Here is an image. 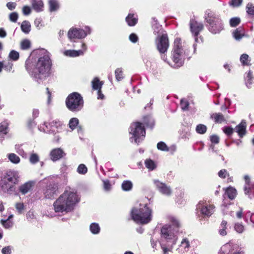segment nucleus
Here are the masks:
<instances>
[{"label": "nucleus", "mask_w": 254, "mask_h": 254, "mask_svg": "<svg viewBox=\"0 0 254 254\" xmlns=\"http://www.w3.org/2000/svg\"><path fill=\"white\" fill-rule=\"evenodd\" d=\"M170 224L164 225L161 230V246L164 254H168L173 247L176 244L181 224L178 219L175 217L170 218Z\"/></svg>", "instance_id": "1"}, {"label": "nucleus", "mask_w": 254, "mask_h": 254, "mask_svg": "<svg viewBox=\"0 0 254 254\" xmlns=\"http://www.w3.org/2000/svg\"><path fill=\"white\" fill-rule=\"evenodd\" d=\"M79 201L75 192L66 189L64 192L54 203L56 212L71 211L74 205Z\"/></svg>", "instance_id": "2"}, {"label": "nucleus", "mask_w": 254, "mask_h": 254, "mask_svg": "<svg viewBox=\"0 0 254 254\" xmlns=\"http://www.w3.org/2000/svg\"><path fill=\"white\" fill-rule=\"evenodd\" d=\"M43 52L44 55L39 58L33 70L34 76L39 75L38 78H41L42 75L46 76L49 74L52 65L51 60L47 51H43Z\"/></svg>", "instance_id": "3"}, {"label": "nucleus", "mask_w": 254, "mask_h": 254, "mask_svg": "<svg viewBox=\"0 0 254 254\" xmlns=\"http://www.w3.org/2000/svg\"><path fill=\"white\" fill-rule=\"evenodd\" d=\"M139 208H134L131 211L132 219L138 223L146 224L148 223L152 219V210L147 204L140 205Z\"/></svg>", "instance_id": "4"}, {"label": "nucleus", "mask_w": 254, "mask_h": 254, "mask_svg": "<svg viewBox=\"0 0 254 254\" xmlns=\"http://www.w3.org/2000/svg\"><path fill=\"white\" fill-rule=\"evenodd\" d=\"M204 19L209 24V30L213 34L219 33L223 29L222 21L213 12L207 10L205 12Z\"/></svg>", "instance_id": "5"}, {"label": "nucleus", "mask_w": 254, "mask_h": 254, "mask_svg": "<svg viewBox=\"0 0 254 254\" xmlns=\"http://www.w3.org/2000/svg\"><path fill=\"white\" fill-rule=\"evenodd\" d=\"M82 97L77 92L70 94L66 99L65 104L67 108L72 112H78L83 107Z\"/></svg>", "instance_id": "6"}, {"label": "nucleus", "mask_w": 254, "mask_h": 254, "mask_svg": "<svg viewBox=\"0 0 254 254\" xmlns=\"http://www.w3.org/2000/svg\"><path fill=\"white\" fill-rule=\"evenodd\" d=\"M183 49L181 46V40L177 38L174 41V47L173 53V60L175 63L174 67L178 68L183 65L184 61L182 59Z\"/></svg>", "instance_id": "7"}, {"label": "nucleus", "mask_w": 254, "mask_h": 254, "mask_svg": "<svg viewBox=\"0 0 254 254\" xmlns=\"http://www.w3.org/2000/svg\"><path fill=\"white\" fill-rule=\"evenodd\" d=\"M130 129L129 133L133 135L130 139L131 140L133 138L135 142L138 144L145 136L144 127L142 126L141 123L136 122L131 124Z\"/></svg>", "instance_id": "8"}, {"label": "nucleus", "mask_w": 254, "mask_h": 254, "mask_svg": "<svg viewBox=\"0 0 254 254\" xmlns=\"http://www.w3.org/2000/svg\"><path fill=\"white\" fill-rule=\"evenodd\" d=\"M157 49L160 53L164 54L167 52L169 46V42L167 34H162L158 37V42L156 43Z\"/></svg>", "instance_id": "9"}, {"label": "nucleus", "mask_w": 254, "mask_h": 254, "mask_svg": "<svg viewBox=\"0 0 254 254\" xmlns=\"http://www.w3.org/2000/svg\"><path fill=\"white\" fill-rule=\"evenodd\" d=\"M58 185L57 183H52L47 186L44 190V197L47 199H52L58 193Z\"/></svg>", "instance_id": "10"}, {"label": "nucleus", "mask_w": 254, "mask_h": 254, "mask_svg": "<svg viewBox=\"0 0 254 254\" xmlns=\"http://www.w3.org/2000/svg\"><path fill=\"white\" fill-rule=\"evenodd\" d=\"M203 202L200 201L197 205V209H200L201 213L204 216L210 217L214 211L213 205H203Z\"/></svg>", "instance_id": "11"}, {"label": "nucleus", "mask_w": 254, "mask_h": 254, "mask_svg": "<svg viewBox=\"0 0 254 254\" xmlns=\"http://www.w3.org/2000/svg\"><path fill=\"white\" fill-rule=\"evenodd\" d=\"M87 35L86 33L83 29L72 28L68 32V37L69 39H82L85 37Z\"/></svg>", "instance_id": "12"}, {"label": "nucleus", "mask_w": 254, "mask_h": 254, "mask_svg": "<svg viewBox=\"0 0 254 254\" xmlns=\"http://www.w3.org/2000/svg\"><path fill=\"white\" fill-rule=\"evenodd\" d=\"M154 184L157 189L163 194L167 196H170L171 194L172 190L169 186L157 180L154 181Z\"/></svg>", "instance_id": "13"}, {"label": "nucleus", "mask_w": 254, "mask_h": 254, "mask_svg": "<svg viewBox=\"0 0 254 254\" xmlns=\"http://www.w3.org/2000/svg\"><path fill=\"white\" fill-rule=\"evenodd\" d=\"M18 175L17 173L14 171H7L5 175L1 179V181L9 182L13 183V184H17L18 182Z\"/></svg>", "instance_id": "14"}, {"label": "nucleus", "mask_w": 254, "mask_h": 254, "mask_svg": "<svg viewBox=\"0 0 254 254\" xmlns=\"http://www.w3.org/2000/svg\"><path fill=\"white\" fill-rule=\"evenodd\" d=\"M190 28L191 33L194 34L195 37H197L200 31L203 29V25L197 21L190 20Z\"/></svg>", "instance_id": "15"}, {"label": "nucleus", "mask_w": 254, "mask_h": 254, "mask_svg": "<svg viewBox=\"0 0 254 254\" xmlns=\"http://www.w3.org/2000/svg\"><path fill=\"white\" fill-rule=\"evenodd\" d=\"M16 184L9 182L1 181L0 188L3 192L11 193L14 191Z\"/></svg>", "instance_id": "16"}, {"label": "nucleus", "mask_w": 254, "mask_h": 254, "mask_svg": "<svg viewBox=\"0 0 254 254\" xmlns=\"http://www.w3.org/2000/svg\"><path fill=\"white\" fill-rule=\"evenodd\" d=\"M50 155L51 159L54 161H56L62 158L65 155V153L62 149L59 148L52 150L51 152Z\"/></svg>", "instance_id": "17"}, {"label": "nucleus", "mask_w": 254, "mask_h": 254, "mask_svg": "<svg viewBox=\"0 0 254 254\" xmlns=\"http://www.w3.org/2000/svg\"><path fill=\"white\" fill-rule=\"evenodd\" d=\"M82 48H84V51L82 50H67L64 52V54L66 56H68L71 57H75L78 56L79 55H82L83 54L84 52L86 50V45L85 44H82Z\"/></svg>", "instance_id": "18"}, {"label": "nucleus", "mask_w": 254, "mask_h": 254, "mask_svg": "<svg viewBox=\"0 0 254 254\" xmlns=\"http://www.w3.org/2000/svg\"><path fill=\"white\" fill-rule=\"evenodd\" d=\"M32 6L35 11L40 12L43 10L44 4L41 0H32Z\"/></svg>", "instance_id": "19"}, {"label": "nucleus", "mask_w": 254, "mask_h": 254, "mask_svg": "<svg viewBox=\"0 0 254 254\" xmlns=\"http://www.w3.org/2000/svg\"><path fill=\"white\" fill-rule=\"evenodd\" d=\"M33 185V182H27L20 187L19 190L23 194H25L31 189Z\"/></svg>", "instance_id": "20"}, {"label": "nucleus", "mask_w": 254, "mask_h": 254, "mask_svg": "<svg viewBox=\"0 0 254 254\" xmlns=\"http://www.w3.org/2000/svg\"><path fill=\"white\" fill-rule=\"evenodd\" d=\"M246 128V123L245 122H242L236 127V131L241 137H243V136L245 134Z\"/></svg>", "instance_id": "21"}, {"label": "nucleus", "mask_w": 254, "mask_h": 254, "mask_svg": "<svg viewBox=\"0 0 254 254\" xmlns=\"http://www.w3.org/2000/svg\"><path fill=\"white\" fill-rule=\"evenodd\" d=\"M244 30L242 27L237 28L233 33V37L237 40H240L244 36Z\"/></svg>", "instance_id": "22"}, {"label": "nucleus", "mask_w": 254, "mask_h": 254, "mask_svg": "<svg viewBox=\"0 0 254 254\" xmlns=\"http://www.w3.org/2000/svg\"><path fill=\"white\" fill-rule=\"evenodd\" d=\"M211 118L213 119L215 123H222L225 121L224 117L221 113H214L211 115Z\"/></svg>", "instance_id": "23"}, {"label": "nucleus", "mask_w": 254, "mask_h": 254, "mask_svg": "<svg viewBox=\"0 0 254 254\" xmlns=\"http://www.w3.org/2000/svg\"><path fill=\"white\" fill-rule=\"evenodd\" d=\"M225 193L230 199L233 200L236 196L237 191L234 188L229 187L226 190Z\"/></svg>", "instance_id": "24"}, {"label": "nucleus", "mask_w": 254, "mask_h": 254, "mask_svg": "<svg viewBox=\"0 0 254 254\" xmlns=\"http://www.w3.org/2000/svg\"><path fill=\"white\" fill-rule=\"evenodd\" d=\"M49 9L51 12L57 10L59 8V5L57 0H49Z\"/></svg>", "instance_id": "25"}, {"label": "nucleus", "mask_w": 254, "mask_h": 254, "mask_svg": "<svg viewBox=\"0 0 254 254\" xmlns=\"http://www.w3.org/2000/svg\"><path fill=\"white\" fill-rule=\"evenodd\" d=\"M126 20L128 25L130 26L135 25L137 21V19L134 18L133 15L131 14H129Z\"/></svg>", "instance_id": "26"}, {"label": "nucleus", "mask_w": 254, "mask_h": 254, "mask_svg": "<svg viewBox=\"0 0 254 254\" xmlns=\"http://www.w3.org/2000/svg\"><path fill=\"white\" fill-rule=\"evenodd\" d=\"M132 183L130 181H124L122 184V188L125 191H129L132 189Z\"/></svg>", "instance_id": "27"}, {"label": "nucleus", "mask_w": 254, "mask_h": 254, "mask_svg": "<svg viewBox=\"0 0 254 254\" xmlns=\"http://www.w3.org/2000/svg\"><path fill=\"white\" fill-rule=\"evenodd\" d=\"M31 25L28 21H24L22 22L21 28L22 31L25 33H28L30 31Z\"/></svg>", "instance_id": "28"}, {"label": "nucleus", "mask_w": 254, "mask_h": 254, "mask_svg": "<svg viewBox=\"0 0 254 254\" xmlns=\"http://www.w3.org/2000/svg\"><path fill=\"white\" fill-rule=\"evenodd\" d=\"M92 88L94 90H101L102 83L98 78H95L92 81Z\"/></svg>", "instance_id": "29"}, {"label": "nucleus", "mask_w": 254, "mask_h": 254, "mask_svg": "<svg viewBox=\"0 0 254 254\" xmlns=\"http://www.w3.org/2000/svg\"><path fill=\"white\" fill-rule=\"evenodd\" d=\"M253 79V76L252 72L250 70L247 73V75L246 78V84L248 88H251V85L252 84Z\"/></svg>", "instance_id": "30"}, {"label": "nucleus", "mask_w": 254, "mask_h": 254, "mask_svg": "<svg viewBox=\"0 0 254 254\" xmlns=\"http://www.w3.org/2000/svg\"><path fill=\"white\" fill-rule=\"evenodd\" d=\"M8 159L14 164H17L20 162V158L14 153H10L8 155Z\"/></svg>", "instance_id": "31"}, {"label": "nucleus", "mask_w": 254, "mask_h": 254, "mask_svg": "<svg viewBox=\"0 0 254 254\" xmlns=\"http://www.w3.org/2000/svg\"><path fill=\"white\" fill-rule=\"evenodd\" d=\"M144 124L147 127L152 128L154 125V121L150 117H146L144 118Z\"/></svg>", "instance_id": "32"}, {"label": "nucleus", "mask_w": 254, "mask_h": 254, "mask_svg": "<svg viewBox=\"0 0 254 254\" xmlns=\"http://www.w3.org/2000/svg\"><path fill=\"white\" fill-rule=\"evenodd\" d=\"M90 230L93 234H97L99 233L100 229L97 223H93L90 226Z\"/></svg>", "instance_id": "33"}, {"label": "nucleus", "mask_w": 254, "mask_h": 254, "mask_svg": "<svg viewBox=\"0 0 254 254\" xmlns=\"http://www.w3.org/2000/svg\"><path fill=\"white\" fill-rule=\"evenodd\" d=\"M30 42L27 39L22 40L20 43V47L22 50H27L30 47Z\"/></svg>", "instance_id": "34"}, {"label": "nucleus", "mask_w": 254, "mask_h": 254, "mask_svg": "<svg viewBox=\"0 0 254 254\" xmlns=\"http://www.w3.org/2000/svg\"><path fill=\"white\" fill-rule=\"evenodd\" d=\"M227 224V222L225 220H223L221 222V228L219 230V233L222 236H225L227 234V232L226 231Z\"/></svg>", "instance_id": "35"}, {"label": "nucleus", "mask_w": 254, "mask_h": 254, "mask_svg": "<svg viewBox=\"0 0 254 254\" xmlns=\"http://www.w3.org/2000/svg\"><path fill=\"white\" fill-rule=\"evenodd\" d=\"M79 121L77 118H73L70 120L69 122V127L71 129H74L78 124Z\"/></svg>", "instance_id": "36"}, {"label": "nucleus", "mask_w": 254, "mask_h": 254, "mask_svg": "<svg viewBox=\"0 0 254 254\" xmlns=\"http://www.w3.org/2000/svg\"><path fill=\"white\" fill-rule=\"evenodd\" d=\"M145 164L146 168L150 170H153L155 168L154 162L151 159H147L145 161Z\"/></svg>", "instance_id": "37"}, {"label": "nucleus", "mask_w": 254, "mask_h": 254, "mask_svg": "<svg viewBox=\"0 0 254 254\" xmlns=\"http://www.w3.org/2000/svg\"><path fill=\"white\" fill-rule=\"evenodd\" d=\"M207 129V127L205 125L199 124L196 126V131L197 133L200 134L204 133Z\"/></svg>", "instance_id": "38"}, {"label": "nucleus", "mask_w": 254, "mask_h": 254, "mask_svg": "<svg viewBox=\"0 0 254 254\" xmlns=\"http://www.w3.org/2000/svg\"><path fill=\"white\" fill-rule=\"evenodd\" d=\"M157 147L159 150L164 151H169V148L164 142L161 141L158 142Z\"/></svg>", "instance_id": "39"}, {"label": "nucleus", "mask_w": 254, "mask_h": 254, "mask_svg": "<svg viewBox=\"0 0 254 254\" xmlns=\"http://www.w3.org/2000/svg\"><path fill=\"white\" fill-rule=\"evenodd\" d=\"M116 78L118 81H120L123 78V71L121 68H118L115 70Z\"/></svg>", "instance_id": "40"}, {"label": "nucleus", "mask_w": 254, "mask_h": 254, "mask_svg": "<svg viewBox=\"0 0 254 254\" xmlns=\"http://www.w3.org/2000/svg\"><path fill=\"white\" fill-rule=\"evenodd\" d=\"M9 57L10 59L13 61H16L19 59V55L16 51L12 50L10 52Z\"/></svg>", "instance_id": "41"}, {"label": "nucleus", "mask_w": 254, "mask_h": 254, "mask_svg": "<svg viewBox=\"0 0 254 254\" xmlns=\"http://www.w3.org/2000/svg\"><path fill=\"white\" fill-rule=\"evenodd\" d=\"M240 19L238 17H234L230 20V24L232 27H236L240 23Z\"/></svg>", "instance_id": "42"}, {"label": "nucleus", "mask_w": 254, "mask_h": 254, "mask_svg": "<svg viewBox=\"0 0 254 254\" xmlns=\"http://www.w3.org/2000/svg\"><path fill=\"white\" fill-rule=\"evenodd\" d=\"M87 171V168L85 165L81 164L77 168V172L81 174H85Z\"/></svg>", "instance_id": "43"}, {"label": "nucleus", "mask_w": 254, "mask_h": 254, "mask_svg": "<svg viewBox=\"0 0 254 254\" xmlns=\"http://www.w3.org/2000/svg\"><path fill=\"white\" fill-rule=\"evenodd\" d=\"M29 160L32 164H35L39 161V158L37 154L32 153L30 156Z\"/></svg>", "instance_id": "44"}, {"label": "nucleus", "mask_w": 254, "mask_h": 254, "mask_svg": "<svg viewBox=\"0 0 254 254\" xmlns=\"http://www.w3.org/2000/svg\"><path fill=\"white\" fill-rule=\"evenodd\" d=\"M7 124L5 122H2L0 124V132L4 134L7 133Z\"/></svg>", "instance_id": "45"}, {"label": "nucleus", "mask_w": 254, "mask_h": 254, "mask_svg": "<svg viewBox=\"0 0 254 254\" xmlns=\"http://www.w3.org/2000/svg\"><path fill=\"white\" fill-rule=\"evenodd\" d=\"M181 105L183 111L187 110L189 106V103L188 101L183 99L181 100Z\"/></svg>", "instance_id": "46"}, {"label": "nucleus", "mask_w": 254, "mask_h": 254, "mask_svg": "<svg viewBox=\"0 0 254 254\" xmlns=\"http://www.w3.org/2000/svg\"><path fill=\"white\" fill-rule=\"evenodd\" d=\"M18 17V14L16 12H13L9 14V20L13 22H16Z\"/></svg>", "instance_id": "47"}, {"label": "nucleus", "mask_w": 254, "mask_h": 254, "mask_svg": "<svg viewBox=\"0 0 254 254\" xmlns=\"http://www.w3.org/2000/svg\"><path fill=\"white\" fill-rule=\"evenodd\" d=\"M249 56L246 54H243L240 57V61L244 65L248 64Z\"/></svg>", "instance_id": "48"}, {"label": "nucleus", "mask_w": 254, "mask_h": 254, "mask_svg": "<svg viewBox=\"0 0 254 254\" xmlns=\"http://www.w3.org/2000/svg\"><path fill=\"white\" fill-rule=\"evenodd\" d=\"M252 185L247 186L246 185L244 187L245 193L246 194H249V193L252 194L254 196V191L252 190Z\"/></svg>", "instance_id": "49"}, {"label": "nucleus", "mask_w": 254, "mask_h": 254, "mask_svg": "<svg viewBox=\"0 0 254 254\" xmlns=\"http://www.w3.org/2000/svg\"><path fill=\"white\" fill-rule=\"evenodd\" d=\"M247 12L249 14L254 15V6L250 3H249L246 7Z\"/></svg>", "instance_id": "50"}, {"label": "nucleus", "mask_w": 254, "mask_h": 254, "mask_svg": "<svg viewBox=\"0 0 254 254\" xmlns=\"http://www.w3.org/2000/svg\"><path fill=\"white\" fill-rule=\"evenodd\" d=\"M235 229L237 232L241 233L244 231V227L240 223H237L235 225Z\"/></svg>", "instance_id": "51"}, {"label": "nucleus", "mask_w": 254, "mask_h": 254, "mask_svg": "<svg viewBox=\"0 0 254 254\" xmlns=\"http://www.w3.org/2000/svg\"><path fill=\"white\" fill-rule=\"evenodd\" d=\"M242 2L243 0H232L230 4L234 7H238L242 4Z\"/></svg>", "instance_id": "52"}, {"label": "nucleus", "mask_w": 254, "mask_h": 254, "mask_svg": "<svg viewBox=\"0 0 254 254\" xmlns=\"http://www.w3.org/2000/svg\"><path fill=\"white\" fill-rule=\"evenodd\" d=\"M49 125L52 128L56 127L57 128H58L59 127H61V124L58 121H53L51 123L49 124Z\"/></svg>", "instance_id": "53"}, {"label": "nucleus", "mask_w": 254, "mask_h": 254, "mask_svg": "<svg viewBox=\"0 0 254 254\" xmlns=\"http://www.w3.org/2000/svg\"><path fill=\"white\" fill-rule=\"evenodd\" d=\"M31 8L29 6L25 5L22 8V12L24 15H27L31 13Z\"/></svg>", "instance_id": "54"}, {"label": "nucleus", "mask_w": 254, "mask_h": 254, "mask_svg": "<svg viewBox=\"0 0 254 254\" xmlns=\"http://www.w3.org/2000/svg\"><path fill=\"white\" fill-rule=\"evenodd\" d=\"M1 253L2 254H10L11 253V247L10 246L4 247L1 250Z\"/></svg>", "instance_id": "55"}, {"label": "nucleus", "mask_w": 254, "mask_h": 254, "mask_svg": "<svg viewBox=\"0 0 254 254\" xmlns=\"http://www.w3.org/2000/svg\"><path fill=\"white\" fill-rule=\"evenodd\" d=\"M223 131L228 135H230L233 133L234 129L230 127H227L224 128Z\"/></svg>", "instance_id": "56"}, {"label": "nucleus", "mask_w": 254, "mask_h": 254, "mask_svg": "<svg viewBox=\"0 0 254 254\" xmlns=\"http://www.w3.org/2000/svg\"><path fill=\"white\" fill-rule=\"evenodd\" d=\"M129 39L132 43H136L138 39L137 36L134 33H132L129 35Z\"/></svg>", "instance_id": "57"}, {"label": "nucleus", "mask_w": 254, "mask_h": 254, "mask_svg": "<svg viewBox=\"0 0 254 254\" xmlns=\"http://www.w3.org/2000/svg\"><path fill=\"white\" fill-rule=\"evenodd\" d=\"M16 6V3L14 2H8L6 4L7 7L10 10L14 9Z\"/></svg>", "instance_id": "58"}, {"label": "nucleus", "mask_w": 254, "mask_h": 254, "mask_svg": "<svg viewBox=\"0 0 254 254\" xmlns=\"http://www.w3.org/2000/svg\"><path fill=\"white\" fill-rule=\"evenodd\" d=\"M210 140L212 143L217 144L219 142V137L217 135H213L210 137Z\"/></svg>", "instance_id": "59"}, {"label": "nucleus", "mask_w": 254, "mask_h": 254, "mask_svg": "<svg viewBox=\"0 0 254 254\" xmlns=\"http://www.w3.org/2000/svg\"><path fill=\"white\" fill-rule=\"evenodd\" d=\"M227 174V172L225 169L221 170L218 172V176L221 178H225Z\"/></svg>", "instance_id": "60"}, {"label": "nucleus", "mask_w": 254, "mask_h": 254, "mask_svg": "<svg viewBox=\"0 0 254 254\" xmlns=\"http://www.w3.org/2000/svg\"><path fill=\"white\" fill-rule=\"evenodd\" d=\"M16 209L18 211L19 213H21L24 209V205L21 203H18L15 205Z\"/></svg>", "instance_id": "61"}, {"label": "nucleus", "mask_w": 254, "mask_h": 254, "mask_svg": "<svg viewBox=\"0 0 254 254\" xmlns=\"http://www.w3.org/2000/svg\"><path fill=\"white\" fill-rule=\"evenodd\" d=\"M1 223L5 228H9L11 226L10 223L7 222V220H4L1 219Z\"/></svg>", "instance_id": "62"}, {"label": "nucleus", "mask_w": 254, "mask_h": 254, "mask_svg": "<svg viewBox=\"0 0 254 254\" xmlns=\"http://www.w3.org/2000/svg\"><path fill=\"white\" fill-rule=\"evenodd\" d=\"M184 245H185V249L189 248L190 244L189 241L187 239H185L182 241L181 245L183 246Z\"/></svg>", "instance_id": "63"}, {"label": "nucleus", "mask_w": 254, "mask_h": 254, "mask_svg": "<svg viewBox=\"0 0 254 254\" xmlns=\"http://www.w3.org/2000/svg\"><path fill=\"white\" fill-rule=\"evenodd\" d=\"M104 189L106 190H109L111 188V185L109 181H104Z\"/></svg>", "instance_id": "64"}]
</instances>
